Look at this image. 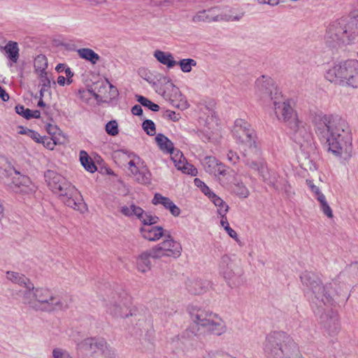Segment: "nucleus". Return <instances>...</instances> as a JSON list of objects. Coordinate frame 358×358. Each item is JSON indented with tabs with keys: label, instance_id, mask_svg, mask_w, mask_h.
Masks as SVG:
<instances>
[{
	"label": "nucleus",
	"instance_id": "obj_10",
	"mask_svg": "<svg viewBox=\"0 0 358 358\" xmlns=\"http://www.w3.org/2000/svg\"><path fill=\"white\" fill-rule=\"evenodd\" d=\"M233 135L243 148H249L254 152L258 153L256 143V134L251 125L243 119H237L232 129Z\"/></svg>",
	"mask_w": 358,
	"mask_h": 358
},
{
	"label": "nucleus",
	"instance_id": "obj_18",
	"mask_svg": "<svg viewBox=\"0 0 358 358\" xmlns=\"http://www.w3.org/2000/svg\"><path fill=\"white\" fill-rule=\"evenodd\" d=\"M271 103L273 105L275 114L279 120L289 124L292 120L298 117L290 104V101L282 99L281 94Z\"/></svg>",
	"mask_w": 358,
	"mask_h": 358
},
{
	"label": "nucleus",
	"instance_id": "obj_37",
	"mask_svg": "<svg viewBox=\"0 0 358 358\" xmlns=\"http://www.w3.org/2000/svg\"><path fill=\"white\" fill-rule=\"evenodd\" d=\"M226 215H227L226 209L222 210L220 211V217H221L220 224H221L222 227H224V230L227 231V233L229 234V236L231 238L236 240V241H238V235H237L236 232L233 229H231L230 227Z\"/></svg>",
	"mask_w": 358,
	"mask_h": 358
},
{
	"label": "nucleus",
	"instance_id": "obj_53",
	"mask_svg": "<svg viewBox=\"0 0 358 358\" xmlns=\"http://www.w3.org/2000/svg\"><path fill=\"white\" fill-rule=\"evenodd\" d=\"M106 83L108 85L111 94V96L109 98L111 99L112 97L116 96L118 94L117 89L114 85H113L108 79H106ZM105 98L108 99V97L106 96Z\"/></svg>",
	"mask_w": 358,
	"mask_h": 358
},
{
	"label": "nucleus",
	"instance_id": "obj_33",
	"mask_svg": "<svg viewBox=\"0 0 358 358\" xmlns=\"http://www.w3.org/2000/svg\"><path fill=\"white\" fill-rule=\"evenodd\" d=\"M77 52L80 58L90 62L93 64H96L100 59L99 55L92 49L80 48Z\"/></svg>",
	"mask_w": 358,
	"mask_h": 358
},
{
	"label": "nucleus",
	"instance_id": "obj_14",
	"mask_svg": "<svg viewBox=\"0 0 358 358\" xmlns=\"http://www.w3.org/2000/svg\"><path fill=\"white\" fill-rule=\"evenodd\" d=\"M243 162L249 169L257 171L264 180H266L267 168L264 161L261 158V150L254 152L249 148H242Z\"/></svg>",
	"mask_w": 358,
	"mask_h": 358
},
{
	"label": "nucleus",
	"instance_id": "obj_52",
	"mask_svg": "<svg viewBox=\"0 0 358 358\" xmlns=\"http://www.w3.org/2000/svg\"><path fill=\"white\" fill-rule=\"evenodd\" d=\"M166 116L168 117L170 120L177 122L180 119V113H177L175 111L167 110L166 111Z\"/></svg>",
	"mask_w": 358,
	"mask_h": 358
},
{
	"label": "nucleus",
	"instance_id": "obj_54",
	"mask_svg": "<svg viewBox=\"0 0 358 358\" xmlns=\"http://www.w3.org/2000/svg\"><path fill=\"white\" fill-rule=\"evenodd\" d=\"M131 113L134 115H138V116L141 115L143 113V110H142L141 106L140 105H135L131 108Z\"/></svg>",
	"mask_w": 358,
	"mask_h": 358
},
{
	"label": "nucleus",
	"instance_id": "obj_48",
	"mask_svg": "<svg viewBox=\"0 0 358 358\" xmlns=\"http://www.w3.org/2000/svg\"><path fill=\"white\" fill-rule=\"evenodd\" d=\"M306 182L311 192L314 194L315 199L320 198V196H324V194L321 192L320 187L314 185L313 180L307 179Z\"/></svg>",
	"mask_w": 358,
	"mask_h": 358
},
{
	"label": "nucleus",
	"instance_id": "obj_26",
	"mask_svg": "<svg viewBox=\"0 0 358 358\" xmlns=\"http://www.w3.org/2000/svg\"><path fill=\"white\" fill-rule=\"evenodd\" d=\"M152 203L154 205L162 204L166 209L169 210L175 217L178 216L180 213V208L169 198L163 196L159 193L155 194Z\"/></svg>",
	"mask_w": 358,
	"mask_h": 358
},
{
	"label": "nucleus",
	"instance_id": "obj_28",
	"mask_svg": "<svg viewBox=\"0 0 358 358\" xmlns=\"http://www.w3.org/2000/svg\"><path fill=\"white\" fill-rule=\"evenodd\" d=\"M150 257L152 258V248L138 255L136 259V268L138 271L144 273L151 269Z\"/></svg>",
	"mask_w": 358,
	"mask_h": 358
},
{
	"label": "nucleus",
	"instance_id": "obj_27",
	"mask_svg": "<svg viewBox=\"0 0 358 358\" xmlns=\"http://www.w3.org/2000/svg\"><path fill=\"white\" fill-rule=\"evenodd\" d=\"M269 176H266V180H264L268 185L273 187L276 191H285L287 192L289 191V188L290 186L287 184V182L280 178V176L276 173H272L268 174Z\"/></svg>",
	"mask_w": 358,
	"mask_h": 358
},
{
	"label": "nucleus",
	"instance_id": "obj_49",
	"mask_svg": "<svg viewBox=\"0 0 358 358\" xmlns=\"http://www.w3.org/2000/svg\"><path fill=\"white\" fill-rule=\"evenodd\" d=\"M15 112L24 117L27 120L31 119V116H30L31 114V110L29 108H26L24 106L22 105H17L15 106Z\"/></svg>",
	"mask_w": 358,
	"mask_h": 358
},
{
	"label": "nucleus",
	"instance_id": "obj_21",
	"mask_svg": "<svg viewBox=\"0 0 358 358\" xmlns=\"http://www.w3.org/2000/svg\"><path fill=\"white\" fill-rule=\"evenodd\" d=\"M17 177L13 178L10 185L12 190L16 194L25 195L33 194L36 189V187L31 182L29 177L20 175V173L15 171Z\"/></svg>",
	"mask_w": 358,
	"mask_h": 358
},
{
	"label": "nucleus",
	"instance_id": "obj_57",
	"mask_svg": "<svg viewBox=\"0 0 358 358\" xmlns=\"http://www.w3.org/2000/svg\"><path fill=\"white\" fill-rule=\"evenodd\" d=\"M0 98L3 101H6L9 99L8 94L0 86Z\"/></svg>",
	"mask_w": 358,
	"mask_h": 358
},
{
	"label": "nucleus",
	"instance_id": "obj_44",
	"mask_svg": "<svg viewBox=\"0 0 358 358\" xmlns=\"http://www.w3.org/2000/svg\"><path fill=\"white\" fill-rule=\"evenodd\" d=\"M143 130L149 136H154L156 133L155 124L150 120H145L142 124Z\"/></svg>",
	"mask_w": 358,
	"mask_h": 358
},
{
	"label": "nucleus",
	"instance_id": "obj_25",
	"mask_svg": "<svg viewBox=\"0 0 358 358\" xmlns=\"http://www.w3.org/2000/svg\"><path fill=\"white\" fill-rule=\"evenodd\" d=\"M186 288L192 294H201L207 291L209 282L199 278H188L185 282Z\"/></svg>",
	"mask_w": 358,
	"mask_h": 358
},
{
	"label": "nucleus",
	"instance_id": "obj_4",
	"mask_svg": "<svg viewBox=\"0 0 358 358\" xmlns=\"http://www.w3.org/2000/svg\"><path fill=\"white\" fill-rule=\"evenodd\" d=\"M263 349L269 358H304L298 344L284 331H273L268 334Z\"/></svg>",
	"mask_w": 358,
	"mask_h": 358
},
{
	"label": "nucleus",
	"instance_id": "obj_46",
	"mask_svg": "<svg viewBox=\"0 0 358 358\" xmlns=\"http://www.w3.org/2000/svg\"><path fill=\"white\" fill-rule=\"evenodd\" d=\"M234 191L241 198H247L249 196V190L243 183H237Z\"/></svg>",
	"mask_w": 358,
	"mask_h": 358
},
{
	"label": "nucleus",
	"instance_id": "obj_9",
	"mask_svg": "<svg viewBox=\"0 0 358 358\" xmlns=\"http://www.w3.org/2000/svg\"><path fill=\"white\" fill-rule=\"evenodd\" d=\"M302 283L309 287L315 295V301L318 306L322 304L331 303V297L328 293L327 287L322 285L320 278L313 273L306 271L300 276Z\"/></svg>",
	"mask_w": 358,
	"mask_h": 358
},
{
	"label": "nucleus",
	"instance_id": "obj_17",
	"mask_svg": "<svg viewBox=\"0 0 358 358\" xmlns=\"http://www.w3.org/2000/svg\"><path fill=\"white\" fill-rule=\"evenodd\" d=\"M217 8H210L208 10H203L198 12L195 15L192 17V21L194 22H217V21H238L240 20L243 16V13H239L236 15H222L216 13Z\"/></svg>",
	"mask_w": 358,
	"mask_h": 358
},
{
	"label": "nucleus",
	"instance_id": "obj_59",
	"mask_svg": "<svg viewBox=\"0 0 358 358\" xmlns=\"http://www.w3.org/2000/svg\"><path fill=\"white\" fill-rule=\"evenodd\" d=\"M201 190L206 194L208 196V198H210V196H211L210 194L212 193H213V192L210 191V189H209V187L206 185L204 187H203Z\"/></svg>",
	"mask_w": 358,
	"mask_h": 358
},
{
	"label": "nucleus",
	"instance_id": "obj_62",
	"mask_svg": "<svg viewBox=\"0 0 358 358\" xmlns=\"http://www.w3.org/2000/svg\"><path fill=\"white\" fill-rule=\"evenodd\" d=\"M57 83L61 86H64L66 84V78L63 76H59L57 78Z\"/></svg>",
	"mask_w": 358,
	"mask_h": 358
},
{
	"label": "nucleus",
	"instance_id": "obj_8",
	"mask_svg": "<svg viewBox=\"0 0 358 358\" xmlns=\"http://www.w3.org/2000/svg\"><path fill=\"white\" fill-rule=\"evenodd\" d=\"M76 350L86 358H116L114 350L101 338L90 337L76 345Z\"/></svg>",
	"mask_w": 358,
	"mask_h": 358
},
{
	"label": "nucleus",
	"instance_id": "obj_56",
	"mask_svg": "<svg viewBox=\"0 0 358 358\" xmlns=\"http://www.w3.org/2000/svg\"><path fill=\"white\" fill-rule=\"evenodd\" d=\"M259 3L276 6L279 3V0H257Z\"/></svg>",
	"mask_w": 358,
	"mask_h": 358
},
{
	"label": "nucleus",
	"instance_id": "obj_32",
	"mask_svg": "<svg viewBox=\"0 0 358 358\" xmlns=\"http://www.w3.org/2000/svg\"><path fill=\"white\" fill-rule=\"evenodd\" d=\"M7 57L13 63H16L19 59V48L16 42L9 41L3 48Z\"/></svg>",
	"mask_w": 358,
	"mask_h": 358
},
{
	"label": "nucleus",
	"instance_id": "obj_36",
	"mask_svg": "<svg viewBox=\"0 0 358 358\" xmlns=\"http://www.w3.org/2000/svg\"><path fill=\"white\" fill-rule=\"evenodd\" d=\"M80 161L86 171L90 173H94L96 171L97 169L96 165L85 151H80Z\"/></svg>",
	"mask_w": 358,
	"mask_h": 358
},
{
	"label": "nucleus",
	"instance_id": "obj_29",
	"mask_svg": "<svg viewBox=\"0 0 358 358\" xmlns=\"http://www.w3.org/2000/svg\"><path fill=\"white\" fill-rule=\"evenodd\" d=\"M6 278L12 282L25 287L26 289H29L32 284L31 280L24 275L15 271H7Z\"/></svg>",
	"mask_w": 358,
	"mask_h": 358
},
{
	"label": "nucleus",
	"instance_id": "obj_34",
	"mask_svg": "<svg viewBox=\"0 0 358 358\" xmlns=\"http://www.w3.org/2000/svg\"><path fill=\"white\" fill-rule=\"evenodd\" d=\"M64 141V136L62 134H59L58 136H54V138L43 136L41 143H42L46 148L52 150L56 145L62 144Z\"/></svg>",
	"mask_w": 358,
	"mask_h": 358
},
{
	"label": "nucleus",
	"instance_id": "obj_39",
	"mask_svg": "<svg viewBox=\"0 0 358 358\" xmlns=\"http://www.w3.org/2000/svg\"><path fill=\"white\" fill-rule=\"evenodd\" d=\"M37 76L39 79V84L41 86L40 90V96H43L44 92L50 90L51 81L48 77V72H44V73H37Z\"/></svg>",
	"mask_w": 358,
	"mask_h": 358
},
{
	"label": "nucleus",
	"instance_id": "obj_15",
	"mask_svg": "<svg viewBox=\"0 0 358 358\" xmlns=\"http://www.w3.org/2000/svg\"><path fill=\"white\" fill-rule=\"evenodd\" d=\"M129 170L134 176L136 180L141 184L148 185L151 182V173L142 159L134 153L129 155Z\"/></svg>",
	"mask_w": 358,
	"mask_h": 358
},
{
	"label": "nucleus",
	"instance_id": "obj_31",
	"mask_svg": "<svg viewBox=\"0 0 358 358\" xmlns=\"http://www.w3.org/2000/svg\"><path fill=\"white\" fill-rule=\"evenodd\" d=\"M155 141L159 149L164 152L173 155L177 150L174 148L173 143L162 134H157Z\"/></svg>",
	"mask_w": 358,
	"mask_h": 358
},
{
	"label": "nucleus",
	"instance_id": "obj_38",
	"mask_svg": "<svg viewBox=\"0 0 358 358\" xmlns=\"http://www.w3.org/2000/svg\"><path fill=\"white\" fill-rule=\"evenodd\" d=\"M48 59L45 55H38L34 60V71L37 73L47 72Z\"/></svg>",
	"mask_w": 358,
	"mask_h": 358
},
{
	"label": "nucleus",
	"instance_id": "obj_51",
	"mask_svg": "<svg viewBox=\"0 0 358 358\" xmlns=\"http://www.w3.org/2000/svg\"><path fill=\"white\" fill-rule=\"evenodd\" d=\"M227 159L232 164H236L237 162H239L240 157L236 152L229 150L227 153Z\"/></svg>",
	"mask_w": 358,
	"mask_h": 358
},
{
	"label": "nucleus",
	"instance_id": "obj_42",
	"mask_svg": "<svg viewBox=\"0 0 358 358\" xmlns=\"http://www.w3.org/2000/svg\"><path fill=\"white\" fill-rule=\"evenodd\" d=\"M210 196L211 201L217 207V213L220 215V211L226 209V213L228 212V205L215 193H212Z\"/></svg>",
	"mask_w": 358,
	"mask_h": 358
},
{
	"label": "nucleus",
	"instance_id": "obj_47",
	"mask_svg": "<svg viewBox=\"0 0 358 358\" xmlns=\"http://www.w3.org/2000/svg\"><path fill=\"white\" fill-rule=\"evenodd\" d=\"M106 131L110 136H116L118 132V125L115 120L109 121L106 125Z\"/></svg>",
	"mask_w": 358,
	"mask_h": 358
},
{
	"label": "nucleus",
	"instance_id": "obj_11",
	"mask_svg": "<svg viewBox=\"0 0 358 358\" xmlns=\"http://www.w3.org/2000/svg\"><path fill=\"white\" fill-rule=\"evenodd\" d=\"M130 299L123 297L117 294H114L111 296H108L104 299V307L108 314L116 318L128 317L132 315L130 309Z\"/></svg>",
	"mask_w": 358,
	"mask_h": 358
},
{
	"label": "nucleus",
	"instance_id": "obj_58",
	"mask_svg": "<svg viewBox=\"0 0 358 358\" xmlns=\"http://www.w3.org/2000/svg\"><path fill=\"white\" fill-rule=\"evenodd\" d=\"M83 93L87 95V94H90V95H92V96H94L96 100L97 101H99V100H102L103 97H101L99 94H96V92H94V91L92 90H88L87 92H85L83 91Z\"/></svg>",
	"mask_w": 358,
	"mask_h": 358
},
{
	"label": "nucleus",
	"instance_id": "obj_7",
	"mask_svg": "<svg viewBox=\"0 0 358 358\" xmlns=\"http://www.w3.org/2000/svg\"><path fill=\"white\" fill-rule=\"evenodd\" d=\"M188 311L191 320L197 326L204 327L217 336L226 332L225 322L217 314L194 306H189Z\"/></svg>",
	"mask_w": 358,
	"mask_h": 358
},
{
	"label": "nucleus",
	"instance_id": "obj_35",
	"mask_svg": "<svg viewBox=\"0 0 358 358\" xmlns=\"http://www.w3.org/2000/svg\"><path fill=\"white\" fill-rule=\"evenodd\" d=\"M324 327L328 329L330 334H336L339 329L340 324L338 321V317L336 313H332V315L330 316L329 319L327 320L324 324Z\"/></svg>",
	"mask_w": 358,
	"mask_h": 358
},
{
	"label": "nucleus",
	"instance_id": "obj_1",
	"mask_svg": "<svg viewBox=\"0 0 358 358\" xmlns=\"http://www.w3.org/2000/svg\"><path fill=\"white\" fill-rule=\"evenodd\" d=\"M314 125L317 136L329 152L345 160L352 156V136L346 120L337 115H318Z\"/></svg>",
	"mask_w": 358,
	"mask_h": 358
},
{
	"label": "nucleus",
	"instance_id": "obj_20",
	"mask_svg": "<svg viewBox=\"0 0 358 358\" xmlns=\"http://www.w3.org/2000/svg\"><path fill=\"white\" fill-rule=\"evenodd\" d=\"M202 164L206 173L213 175L219 180L221 179V177H225L228 174V169L226 166L215 157H206L203 159Z\"/></svg>",
	"mask_w": 358,
	"mask_h": 358
},
{
	"label": "nucleus",
	"instance_id": "obj_24",
	"mask_svg": "<svg viewBox=\"0 0 358 358\" xmlns=\"http://www.w3.org/2000/svg\"><path fill=\"white\" fill-rule=\"evenodd\" d=\"M171 159L175 164V166L182 171L185 173L189 174L191 176H196L197 173V169L192 164L187 162L185 158L183 157L182 153L180 150L176 152L171 155Z\"/></svg>",
	"mask_w": 358,
	"mask_h": 358
},
{
	"label": "nucleus",
	"instance_id": "obj_61",
	"mask_svg": "<svg viewBox=\"0 0 358 358\" xmlns=\"http://www.w3.org/2000/svg\"><path fill=\"white\" fill-rule=\"evenodd\" d=\"M194 184L196 186L200 187L201 189L206 185V184L199 178L194 179Z\"/></svg>",
	"mask_w": 358,
	"mask_h": 358
},
{
	"label": "nucleus",
	"instance_id": "obj_30",
	"mask_svg": "<svg viewBox=\"0 0 358 358\" xmlns=\"http://www.w3.org/2000/svg\"><path fill=\"white\" fill-rule=\"evenodd\" d=\"M154 57L159 63L166 66L168 69H171L177 64V62L170 52L157 50L154 52Z\"/></svg>",
	"mask_w": 358,
	"mask_h": 358
},
{
	"label": "nucleus",
	"instance_id": "obj_12",
	"mask_svg": "<svg viewBox=\"0 0 358 358\" xmlns=\"http://www.w3.org/2000/svg\"><path fill=\"white\" fill-rule=\"evenodd\" d=\"M164 240L152 248L153 259H160L164 257L178 258L181 255L182 246L176 241L169 231L163 237Z\"/></svg>",
	"mask_w": 358,
	"mask_h": 358
},
{
	"label": "nucleus",
	"instance_id": "obj_2",
	"mask_svg": "<svg viewBox=\"0 0 358 358\" xmlns=\"http://www.w3.org/2000/svg\"><path fill=\"white\" fill-rule=\"evenodd\" d=\"M44 177L50 190L57 194L66 206L81 213L87 211V205L80 192L64 177L52 170L45 172Z\"/></svg>",
	"mask_w": 358,
	"mask_h": 358
},
{
	"label": "nucleus",
	"instance_id": "obj_23",
	"mask_svg": "<svg viewBox=\"0 0 358 358\" xmlns=\"http://www.w3.org/2000/svg\"><path fill=\"white\" fill-rule=\"evenodd\" d=\"M169 231L160 226H143L140 229L141 236L149 241H157L163 238Z\"/></svg>",
	"mask_w": 358,
	"mask_h": 358
},
{
	"label": "nucleus",
	"instance_id": "obj_5",
	"mask_svg": "<svg viewBox=\"0 0 358 358\" xmlns=\"http://www.w3.org/2000/svg\"><path fill=\"white\" fill-rule=\"evenodd\" d=\"M358 36V9L350 15L331 22L327 27L325 38L327 42L349 44Z\"/></svg>",
	"mask_w": 358,
	"mask_h": 358
},
{
	"label": "nucleus",
	"instance_id": "obj_63",
	"mask_svg": "<svg viewBox=\"0 0 358 358\" xmlns=\"http://www.w3.org/2000/svg\"><path fill=\"white\" fill-rule=\"evenodd\" d=\"M64 72L66 78H72L73 76V73L71 71L69 67H66Z\"/></svg>",
	"mask_w": 358,
	"mask_h": 358
},
{
	"label": "nucleus",
	"instance_id": "obj_6",
	"mask_svg": "<svg viewBox=\"0 0 358 358\" xmlns=\"http://www.w3.org/2000/svg\"><path fill=\"white\" fill-rule=\"evenodd\" d=\"M326 78L336 84L358 87V61L348 59L334 63L325 75Z\"/></svg>",
	"mask_w": 358,
	"mask_h": 358
},
{
	"label": "nucleus",
	"instance_id": "obj_3",
	"mask_svg": "<svg viewBox=\"0 0 358 358\" xmlns=\"http://www.w3.org/2000/svg\"><path fill=\"white\" fill-rule=\"evenodd\" d=\"M22 303L36 311L52 313L67 308L64 301L52 290L46 287H35L21 292Z\"/></svg>",
	"mask_w": 358,
	"mask_h": 358
},
{
	"label": "nucleus",
	"instance_id": "obj_13",
	"mask_svg": "<svg viewBox=\"0 0 358 358\" xmlns=\"http://www.w3.org/2000/svg\"><path fill=\"white\" fill-rule=\"evenodd\" d=\"M280 94L270 78L263 76L257 80L256 95L264 103L271 104Z\"/></svg>",
	"mask_w": 358,
	"mask_h": 358
},
{
	"label": "nucleus",
	"instance_id": "obj_55",
	"mask_svg": "<svg viewBox=\"0 0 358 358\" xmlns=\"http://www.w3.org/2000/svg\"><path fill=\"white\" fill-rule=\"evenodd\" d=\"M29 133L31 134L30 138L31 139H33L34 141H35L37 143H41V138H43V136H41L40 134L35 131H29Z\"/></svg>",
	"mask_w": 358,
	"mask_h": 358
},
{
	"label": "nucleus",
	"instance_id": "obj_19",
	"mask_svg": "<svg viewBox=\"0 0 358 358\" xmlns=\"http://www.w3.org/2000/svg\"><path fill=\"white\" fill-rule=\"evenodd\" d=\"M120 212L127 217L136 216L142 222L143 226H154L153 224L159 221L157 216L145 213L141 207L134 203L129 206H122Z\"/></svg>",
	"mask_w": 358,
	"mask_h": 358
},
{
	"label": "nucleus",
	"instance_id": "obj_16",
	"mask_svg": "<svg viewBox=\"0 0 358 358\" xmlns=\"http://www.w3.org/2000/svg\"><path fill=\"white\" fill-rule=\"evenodd\" d=\"M288 126L291 130V135L293 141L301 147L308 144L311 141V134L307 124L300 120L298 117L292 120Z\"/></svg>",
	"mask_w": 358,
	"mask_h": 358
},
{
	"label": "nucleus",
	"instance_id": "obj_64",
	"mask_svg": "<svg viewBox=\"0 0 358 358\" xmlns=\"http://www.w3.org/2000/svg\"><path fill=\"white\" fill-rule=\"evenodd\" d=\"M66 65L64 64H59L57 66H56V70L58 72H62L63 71H64V69H66Z\"/></svg>",
	"mask_w": 358,
	"mask_h": 358
},
{
	"label": "nucleus",
	"instance_id": "obj_60",
	"mask_svg": "<svg viewBox=\"0 0 358 358\" xmlns=\"http://www.w3.org/2000/svg\"><path fill=\"white\" fill-rule=\"evenodd\" d=\"M30 116H31V119L32 118H36V119L39 118L41 116V112L38 110H31Z\"/></svg>",
	"mask_w": 358,
	"mask_h": 358
},
{
	"label": "nucleus",
	"instance_id": "obj_41",
	"mask_svg": "<svg viewBox=\"0 0 358 358\" xmlns=\"http://www.w3.org/2000/svg\"><path fill=\"white\" fill-rule=\"evenodd\" d=\"M177 64L180 66V70L183 73H189L191 72L192 67L196 66V62L193 59H180L178 62H177Z\"/></svg>",
	"mask_w": 358,
	"mask_h": 358
},
{
	"label": "nucleus",
	"instance_id": "obj_45",
	"mask_svg": "<svg viewBox=\"0 0 358 358\" xmlns=\"http://www.w3.org/2000/svg\"><path fill=\"white\" fill-rule=\"evenodd\" d=\"M52 358H73L71 355L65 349L55 348L52 350Z\"/></svg>",
	"mask_w": 358,
	"mask_h": 358
},
{
	"label": "nucleus",
	"instance_id": "obj_40",
	"mask_svg": "<svg viewBox=\"0 0 358 358\" xmlns=\"http://www.w3.org/2000/svg\"><path fill=\"white\" fill-rule=\"evenodd\" d=\"M317 201L320 203V208L322 212L326 215L328 218H332L333 211L329 206L325 196H320V198H316Z\"/></svg>",
	"mask_w": 358,
	"mask_h": 358
},
{
	"label": "nucleus",
	"instance_id": "obj_50",
	"mask_svg": "<svg viewBox=\"0 0 358 358\" xmlns=\"http://www.w3.org/2000/svg\"><path fill=\"white\" fill-rule=\"evenodd\" d=\"M48 133L50 135V137L58 136L59 134H61V131L57 126L52 124H48L46 127Z\"/></svg>",
	"mask_w": 358,
	"mask_h": 358
},
{
	"label": "nucleus",
	"instance_id": "obj_43",
	"mask_svg": "<svg viewBox=\"0 0 358 358\" xmlns=\"http://www.w3.org/2000/svg\"><path fill=\"white\" fill-rule=\"evenodd\" d=\"M136 97H137V101L142 106L148 108L152 111L156 112V111L159 110V106L157 104L152 102L148 99H147V98H145V97H144L143 96H141V95H138V96H136Z\"/></svg>",
	"mask_w": 358,
	"mask_h": 358
},
{
	"label": "nucleus",
	"instance_id": "obj_22",
	"mask_svg": "<svg viewBox=\"0 0 358 358\" xmlns=\"http://www.w3.org/2000/svg\"><path fill=\"white\" fill-rule=\"evenodd\" d=\"M235 265L231 258L227 255H223L219 262L218 269L219 273L222 275L225 280H231L236 276Z\"/></svg>",
	"mask_w": 358,
	"mask_h": 358
}]
</instances>
